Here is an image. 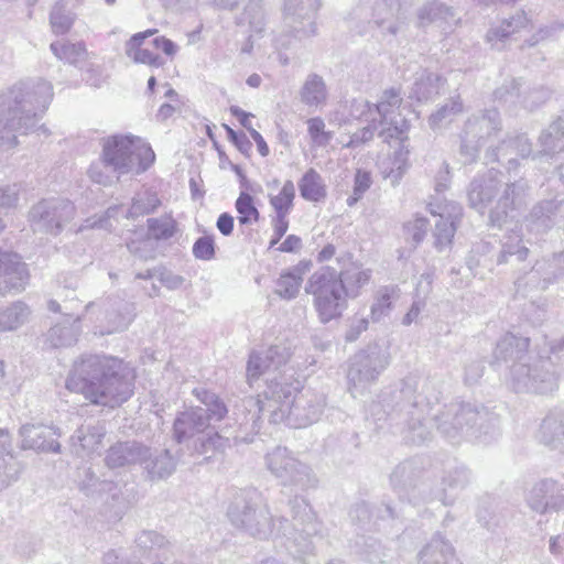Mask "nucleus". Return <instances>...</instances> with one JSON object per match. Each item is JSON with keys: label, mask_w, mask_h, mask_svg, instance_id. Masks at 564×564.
I'll list each match as a JSON object with an SVG mask.
<instances>
[{"label": "nucleus", "mask_w": 564, "mask_h": 564, "mask_svg": "<svg viewBox=\"0 0 564 564\" xmlns=\"http://www.w3.org/2000/svg\"><path fill=\"white\" fill-rule=\"evenodd\" d=\"M389 365L386 350L373 344L358 351L350 359L347 379L349 391L356 397L362 394Z\"/></svg>", "instance_id": "4468645a"}, {"label": "nucleus", "mask_w": 564, "mask_h": 564, "mask_svg": "<svg viewBox=\"0 0 564 564\" xmlns=\"http://www.w3.org/2000/svg\"><path fill=\"white\" fill-rule=\"evenodd\" d=\"M290 349L283 344H275L265 350L252 351L247 362V380L251 386L262 375L273 376L290 359Z\"/></svg>", "instance_id": "aec40b11"}, {"label": "nucleus", "mask_w": 564, "mask_h": 564, "mask_svg": "<svg viewBox=\"0 0 564 564\" xmlns=\"http://www.w3.org/2000/svg\"><path fill=\"white\" fill-rule=\"evenodd\" d=\"M20 200V186L13 184H0V214H8L18 207Z\"/></svg>", "instance_id": "338daca9"}, {"label": "nucleus", "mask_w": 564, "mask_h": 564, "mask_svg": "<svg viewBox=\"0 0 564 564\" xmlns=\"http://www.w3.org/2000/svg\"><path fill=\"white\" fill-rule=\"evenodd\" d=\"M301 101L308 107L324 105L327 99V87L322 76L308 74L300 90Z\"/></svg>", "instance_id": "79ce46f5"}, {"label": "nucleus", "mask_w": 564, "mask_h": 564, "mask_svg": "<svg viewBox=\"0 0 564 564\" xmlns=\"http://www.w3.org/2000/svg\"><path fill=\"white\" fill-rule=\"evenodd\" d=\"M424 466L419 457H412L397 465L390 475L392 489L402 499L415 501L424 497L427 485L423 481Z\"/></svg>", "instance_id": "dca6fc26"}, {"label": "nucleus", "mask_w": 564, "mask_h": 564, "mask_svg": "<svg viewBox=\"0 0 564 564\" xmlns=\"http://www.w3.org/2000/svg\"><path fill=\"white\" fill-rule=\"evenodd\" d=\"M88 176L93 182L107 186L118 180L119 174L109 166L101 153L99 160L93 162L89 166Z\"/></svg>", "instance_id": "e2e57ef3"}, {"label": "nucleus", "mask_w": 564, "mask_h": 564, "mask_svg": "<svg viewBox=\"0 0 564 564\" xmlns=\"http://www.w3.org/2000/svg\"><path fill=\"white\" fill-rule=\"evenodd\" d=\"M494 97L496 100L507 105L510 110L521 107L533 111L549 100L551 91L544 87L530 88L520 80L512 79L509 84L497 88Z\"/></svg>", "instance_id": "6ab92c4d"}, {"label": "nucleus", "mask_w": 564, "mask_h": 564, "mask_svg": "<svg viewBox=\"0 0 564 564\" xmlns=\"http://www.w3.org/2000/svg\"><path fill=\"white\" fill-rule=\"evenodd\" d=\"M417 17L422 23L437 21L449 23L456 20V11L444 2L431 0L419 10Z\"/></svg>", "instance_id": "de8ad7c7"}, {"label": "nucleus", "mask_w": 564, "mask_h": 564, "mask_svg": "<svg viewBox=\"0 0 564 564\" xmlns=\"http://www.w3.org/2000/svg\"><path fill=\"white\" fill-rule=\"evenodd\" d=\"M304 289L313 296L314 308L323 324L341 317L347 308V297L338 272L332 267H323L315 271L308 278Z\"/></svg>", "instance_id": "6e6552de"}, {"label": "nucleus", "mask_w": 564, "mask_h": 564, "mask_svg": "<svg viewBox=\"0 0 564 564\" xmlns=\"http://www.w3.org/2000/svg\"><path fill=\"white\" fill-rule=\"evenodd\" d=\"M408 154L409 151L404 149L403 142L400 141L399 149L382 164L381 173L386 180H389L393 187L400 183L408 171Z\"/></svg>", "instance_id": "37998d69"}, {"label": "nucleus", "mask_w": 564, "mask_h": 564, "mask_svg": "<svg viewBox=\"0 0 564 564\" xmlns=\"http://www.w3.org/2000/svg\"><path fill=\"white\" fill-rule=\"evenodd\" d=\"M142 460V468L147 478L154 480H162L170 477L176 469L177 460L169 449L152 451L148 446V454Z\"/></svg>", "instance_id": "bb28decb"}, {"label": "nucleus", "mask_w": 564, "mask_h": 564, "mask_svg": "<svg viewBox=\"0 0 564 564\" xmlns=\"http://www.w3.org/2000/svg\"><path fill=\"white\" fill-rule=\"evenodd\" d=\"M529 23L527 13L522 10L517 11L508 19H503L499 24L491 25L487 31L486 40L494 48L502 50L505 42L514 33L524 29Z\"/></svg>", "instance_id": "7c9ffc66"}, {"label": "nucleus", "mask_w": 564, "mask_h": 564, "mask_svg": "<svg viewBox=\"0 0 564 564\" xmlns=\"http://www.w3.org/2000/svg\"><path fill=\"white\" fill-rule=\"evenodd\" d=\"M307 130L313 142L319 147L327 145L333 139V132L325 131V122L319 117L312 118L307 121Z\"/></svg>", "instance_id": "774afa93"}, {"label": "nucleus", "mask_w": 564, "mask_h": 564, "mask_svg": "<svg viewBox=\"0 0 564 564\" xmlns=\"http://www.w3.org/2000/svg\"><path fill=\"white\" fill-rule=\"evenodd\" d=\"M133 381V371L122 359L86 355L74 362L66 388L94 404L115 408L132 395Z\"/></svg>", "instance_id": "7ed1b4c3"}, {"label": "nucleus", "mask_w": 564, "mask_h": 564, "mask_svg": "<svg viewBox=\"0 0 564 564\" xmlns=\"http://www.w3.org/2000/svg\"><path fill=\"white\" fill-rule=\"evenodd\" d=\"M551 202L542 200L533 206L530 214L527 216V228L534 234H545L551 228L557 225Z\"/></svg>", "instance_id": "a19ab883"}, {"label": "nucleus", "mask_w": 564, "mask_h": 564, "mask_svg": "<svg viewBox=\"0 0 564 564\" xmlns=\"http://www.w3.org/2000/svg\"><path fill=\"white\" fill-rule=\"evenodd\" d=\"M540 150L538 155L554 156L564 150V134L550 124L539 137Z\"/></svg>", "instance_id": "6e6d98bb"}, {"label": "nucleus", "mask_w": 564, "mask_h": 564, "mask_svg": "<svg viewBox=\"0 0 564 564\" xmlns=\"http://www.w3.org/2000/svg\"><path fill=\"white\" fill-rule=\"evenodd\" d=\"M464 111V104L459 96L451 97L429 118V126L436 130L452 123L455 118Z\"/></svg>", "instance_id": "a18cd8bd"}, {"label": "nucleus", "mask_w": 564, "mask_h": 564, "mask_svg": "<svg viewBox=\"0 0 564 564\" xmlns=\"http://www.w3.org/2000/svg\"><path fill=\"white\" fill-rule=\"evenodd\" d=\"M29 282L26 264L18 254L0 250V293L21 292Z\"/></svg>", "instance_id": "5701e85b"}, {"label": "nucleus", "mask_w": 564, "mask_h": 564, "mask_svg": "<svg viewBox=\"0 0 564 564\" xmlns=\"http://www.w3.org/2000/svg\"><path fill=\"white\" fill-rule=\"evenodd\" d=\"M173 437L177 443L196 438L195 449L199 454L221 448L224 445L223 437L210 426L206 411L200 406L189 408L176 416L173 424Z\"/></svg>", "instance_id": "9b49d317"}, {"label": "nucleus", "mask_w": 564, "mask_h": 564, "mask_svg": "<svg viewBox=\"0 0 564 564\" xmlns=\"http://www.w3.org/2000/svg\"><path fill=\"white\" fill-rule=\"evenodd\" d=\"M470 482V471L465 466H457L446 471L440 489L434 499L442 501L444 506L453 505L458 494Z\"/></svg>", "instance_id": "cd10ccee"}, {"label": "nucleus", "mask_w": 564, "mask_h": 564, "mask_svg": "<svg viewBox=\"0 0 564 564\" xmlns=\"http://www.w3.org/2000/svg\"><path fill=\"white\" fill-rule=\"evenodd\" d=\"M160 205L161 200L155 193L150 191L139 193L133 197L132 204L128 210V217L138 218L149 215L154 213Z\"/></svg>", "instance_id": "864d4df0"}, {"label": "nucleus", "mask_w": 564, "mask_h": 564, "mask_svg": "<svg viewBox=\"0 0 564 564\" xmlns=\"http://www.w3.org/2000/svg\"><path fill=\"white\" fill-rule=\"evenodd\" d=\"M551 488L552 484L547 480H541L531 487L525 496V501L531 510L538 513H543L546 510V498Z\"/></svg>", "instance_id": "4d7b16f0"}, {"label": "nucleus", "mask_w": 564, "mask_h": 564, "mask_svg": "<svg viewBox=\"0 0 564 564\" xmlns=\"http://www.w3.org/2000/svg\"><path fill=\"white\" fill-rule=\"evenodd\" d=\"M319 7V0H284L283 31L275 39L276 46L289 50L296 42L316 36Z\"/></svg>", "instance_id": "9d476101"}, {"label": "nucleus", "mask_w": 564, "mask_h": 564, "mask_svg": "<svg viewBox=\"0 0 564 564\" xmlns=\"http://www.w3.org/2000/svg\"><path fill=\"white\" fill-rule=\"evenodd\" d=\"M530 339L506 333L497 341L492 365L511 362L508 382L516 392L547 393L557 388V375L550 358L534 359L528 355Z\"/></svg>", "instance_id": "39448f33"}, {"label": "nucleus", "mask_w": 564, "mask_h": 564, "mask_svg": "<svg viewBox=\"0 0 564 564\" xmlns=\"http://www.w3.org/2000/svg\"><path fill=\"white\" fill-rule=\"evenodd\" d=\"M325 404L322 393L301 389L284 409L282 423L293 429L307 427L319 420Z\"/></svg>", "instance_id": "f3484780"}, {"label": "nucleus", "mask_w": 564, "mask_h": 564, "mask_svg": "<svg viewBox=\"0 0 564 564\" xmlns=\"http://www.w3.org/2000/svg\"><path fill=\"white\" fill-rule=\"evenodd\" d=\"M340 284L348 299H356L360 295L362 288L369 284L372 271L365 269L361 264L352 263L338 272Z\"/></svg>", "instance_id": "f704fd0d"}, {"label": "nucleus", "mask_w": 564, "mask_h": 564, "mask_svg": "<svg viewBox=\"0 0 564 564\" xmlns=\"http://www.w3.org/2000/svg\"><path fill=\"white\" fill-rule=\"evenodd\" d=\"M106 434L101 425H82L72 436L73 444H78L84 452H94L100 445Z\"/></svg>", "instance_id": "3c124183"}, {"label": "nucleus", "mask_w": 564, "mask_h": 564, "mask_svg": "<svg viewBox=\"0 0 564 564\" xmlns=\"http://www.w3.org/2000/svg\"><path fill=\"white\" fill-rule=\"evenodd\" d=\"M501 118L496 108L471 115L460 134L459 154L464 164L476 162L479 151L494 135L501 131Z\"/></svg>", "instance_id": "f8f14e48"}, {"label": "nucleus", "mask_w": 564, "mask_h": 564, "mask_svg": "<svg viewBox=\"0 0 564 564\" xmlns=\"http://www.w3.org/2000/svg\"><path fill=\"white\" fill-rule=\"evenodd\" d=\"M106 162L119 175L147 171L155 160L152 148L141 138L112 135L104 140L102 152Z\"/></svg>", "instance_id": "1a4fd4ad"}, {"label": "nucleus", "mask_w": 564, "mask_h": 564, "mask_svg": "<svg viewBox=\"0 0 564 564\" xmlns=\"http://www.w3.org/2000/svg\"><path fill=\"white\" fill-rule=\"evenodd\" d=\"M295 197V187L292 181H285L282 189L275 196L270 198V204L275 210L276 215H288L293 206Z\"/></svg>", "instance_id": "69168bd1"}, {"label": "nucleus", "mask_w": 564, "mask_h": 564, "mask_svg": "<svg viewBox=\"0 0 564 564\" xmlns=\"http://www.w3.org/2000/svg\"><path fill=\"white\" fill-rule=\"evenodd\" d=\"M75 214L76 209L70 200L56 197L35 204L29 213V219L35 232L58 235Z\"/></svg>", "instance_id": "2eb2a0df"}, {"label": "nucleus", "mask_w": 564, "mask_h": 564, "mask_svg": "<svg viewBox=\"0 0 564 564\" xmlns=\"http://www.w3.org/2000/svg\"><path fill=\"white\" fill-rule=\"evenodd\" d=\"M293 522L281 517L276 521L270 513L263 497L256 488L237 491L227 509L230 523L238 530L259 540H267L271 535L284 536L288 552L303 564V556L314 551V538L321 531V523L308 502L295 496L290 500Z\"/></svg>", "instance_id": "f03ea898"}, {"label": "nucleus", "mask_w": 564, "mask_h": 564, "mask_svg": "<svg viewBox=\"0 0 564 564\" xmlns=\"http://www.w3.org/2000/svg\"><path fill=\"white\" fill-rule=\"evenodd\" d=\"M193 394L197 398V400L203 403L206 409V416L208 417V423L210 421H220L223 420L227 413L228 409L224 401L214 392L205 389V388H195L193 390Z\"/></svg>", "instance_id": "09e8293b"}, {"label": "nucleus", "mask_w": 564, "mask_h": 564, "mask_svg": "<svg viewBox=\"0 0 564 564\" xmlns=\"http://www.w3.org/2000/svg\"><path fill=\"white\" fill-rule=\"evenodd\" d=\"M265 464L283 486L297 490H307L317 486L318 480L312 468L299 460L286 447L278 446L269 452Z\"/></svg>", "instance_id": "ddd939ff"}, {"label": "nucleus", "mask_w": 564, "mask_h": 564, "mask_svg": "<svg viewBox=\"0 0 564 564\" xmlns=\"http://www.w3.org/2000/svg\"><path fill=\"white\" fill-rule=\"evenodd\" d=\"M51 51L53 54L62 61L69 64H75L83 58L86 53L85 45L83 43H62L54 42L51 44Z\"/></svg>", "instance_id": "052dcab7"}, {"label": "nucleus", "mask_w": 564, "mask_h": 564, "mask_svg": "<svg viewBox=\"0 0 564 564\" xmlns=\"http://www.w3.org/2000/svg\"><path fill=\"white\" fill-rule=\"evenodd\" d=\"M410 15V6L405 0H375L371 12L362 6L355 8L349 23L359 35L375 26L383 37H398L408 31Z\"/></svg>", "instance_id": "0eeeda50"}, {"label": "nucleus", "mask_w": 564, "mask_h": 564, "mask_svg": "<svg viewBox=\"0 0 564 564\" xmlns=\"http://www.w3.org/2000/svg\"><path fill=\"white\" fill-rule=\"evenodd\" d=\"M438 219L435 223L433 231L434 247L437 251L442 252L445 248L449 247L452 239L455 235L457 224L463 216V208L458 204H452L447 216L444 213H440Z\"/></svg>", "instance_id": "c85d7f7f"}, {"label": "nucleus", "mask_w": 564, "mask_h": 564, "mask_svg": "<svg viewBox=\"0 0 564 564\" xmlns=\"http://www.w3.org/2000/svg\"><path fill=\"white\" fill-rule=\"evenodd\" d=\"M564 414L561 411L550 412L542 421L539 438L545 445H554L564 438Z\"/></svg>", "instance_id": "c03bdc74"}, {"label": "nucleus", "mask_w": 564, "mask_h": 564, "mask_svg": "<svg viewBox=\"0 0 564 564\" xmlns=\"http://www.w3.org/2000/svg\"><path fill=\"white\" fill-rule=\"evenodd\" d=\"M417 388L419 382L414 378H405L400 390L381 394L369 405L375 422L390 421L391 424L403 425V441L411 445H421L431 437L427 416L441 435L453 444L468 436H482L481 430L488 421L484 408L458 401L438 406V392L432 382L425 379L419 392ZM486 435L487 431L484 432Z\"/></svg>", "instance_id": "f257e3e1"}, {"label": "nucleus", "mask_w": 564, "mask_h": 564, "mask_svg": "<svg viewBox=\"0 0 564 564\" xmlns=\"http://www.w3.org/2000/svg\"><path fill=\"white\" fill-rule=\"evenodd\" d=\"M310 269L311 262L300 261L296 265L281 273L275 282V294L286 301L294 300L299 295L304 275Z\"/></svg>", "instance_id": "72a5a7b5"}, {"label": "nucleus", "mask_w": 564, "mask_h": 564, "mask_svg": "<svg viewBox=\"0 0 564 564\" xmlns=\"http://www.w3.org/2000/svg\"><path fill=\"white\" fill-rule=\"evenodd\" d=\"M239 25H249L254 33H261L265 24V13L261 0H248L242 13L237 18Z\"/></svg>", "instance_id": "603ef678"}, {"label": "nucleus", "mask_w": 564, "mask_h": 564, "mask_svg": "<svg viewBox=\"0 0 564 564\" xmlns=\"http://www.w3.org/2000/svg\"><path fill=\"white\" fill-rule=\"evenodd\" d=\"M529 254L528 247L518 234H511L501 240V248L497 254V264L517 265L523 262Z\"/></svg>", "instance_id": "ea45409f"}, {"label": "nucleus", "mask_w": 564, "mask_h": 564, "mask_svg": "<svg viewBox=\"0 0 564 564\" xmlns=\"http://www.w3.org/2000/svg\"><path fill=\"white\" fill-rule=\"evenodd\" d=\"M265 382L263 399L248 397L242 400V408L247 413L241 424L250 425L256 432L260 430L262 415H268L270 423H282L284 409L302 389L301 382L291 369L279 370L273 376L267 377Z\"/></svg>", "instance_id": "423d86ee"}, {"label": "nucleus", "mask_w": 564, "mask_h": 564, "mask_svg": "<svg viewBox=\"0 0 564 564\" xmlns=\"http://www.w3.org/2000/svg\"><path fill=\"white\" fill-rule=\"evenodd\" d=\"M400 299V289L398 285H383L380 286L373 295V302L370 306V318L373 323H378L388 317L392 310L394 302Z\"/></svg>", "instance_id": "e433bc0d"}, {"label": "nucleus", "mask_w": 564, "mask_h": 564, "mask_svg": "<svg viewBox=\"0 0 564 564\" xmlns=\"http://www.w3.org/2000/svg\"><path fill=\"white\" fill-rule=\"evenodd\" d=\"M498 193V181L491 172L476 176L467 188L468 204L471 208L484 213L488 204Z\"/></svg>", "instance_id": "a878e982"}, {"label": "nucleus", "mask_w": 564, "mask_h": 564, "mask_svg": "<svg viewBox=\"0 0 564 564\" xmlns=\"http://www.w3.org/2000/svg\"><path fill=\"white\" fill-rule=\"evenodd\" d=\"M530 186L527 180L519 178L508 182L496 206L490 210L489 219L494 226H502L508 219H516L527 206Z\"/></svg>", "instance_id": "a211bd4d"}, {"label": "nucleus", "mask_w": 564, "mask_h": 564, "mask_svg": "<svg viewBox=\"0 0 564 564\" xmlns=\"http://www.w3.org/2000/svg\"><path fill=\"white\" fill-rule=\"evenodd\" d=\"M29 306L17 301L0 311V332L14 330L23 325L30 315Z\"/></svg>", "instance_id": "49530a36"}, {"label": "nucleus", "mask_w": 564, "mask_h": 564, "mask_svg": "<svg viewBox=\"0 0 564 564\" xmlns=\"http://www.w3.org/2000/svg\"><path fill=\"white\" fill-rule=\"evenodd\" d=\"M79 333V317L69 315L50 328L46 340L54 348L67 347L77 341Z\"/></svg>", "instance_id": "c9c22d12"}, {"label": "nucleus", "mask_w": 564, "mask_h": 564, "mask_svg": "<svg viewBox=\"0 0 564 564\" xmlns=\"http://www.w3.org/2000/svg\"><path fill=\"white\" fill-rule=\"evenodd\" d=\"M235 206L239 214V225H250L259 220L260 214L257 207L254 206L253 197L250 194L241 192L236 200Z\"/></svg>", "instance_id": "680f3d73"}, {"label": "nucleus", "mask_w": 564, "mask_h": 564, "mask_svg": "<svg viewBox=\"0 0 564 564\" xmlns=\"http://www.w3.org/2000/svg\"><path fill=\"white\" fill-rule=\"evenodd\" d=\"M148 446L138 441L117 442L107 451L105 463L109 468L142 465L147 457Z\"/></svg>", "instance_id": "393cba45"}, {"label": "nucleus", "mask_w": 564, "mask_h": 564, "mask_svg": "<svg viewBox=\"0 0 564 564\" xmlns=\"http://www.w3.org/2000/svg\"><path fill=\"white\" fill-rule=\"evenodd\" d=\"M70 0H57L50 15L52 30L56 34H65L74 22V14L66 7Z\"/></svg>", "instance_id": "5fc2aeb1"}, {"label": "nucleus", "mask_w": 564, "mask_h": 564, "mask_svg": "<svg viewBox=\"0 0 564 564\" xmlns=\"http://www.w3.org/2000/svg\"><path fill=\"white\" fill-rule=\"evenodd\" d=\"M514 154V149L512 147L511 137L502 140L498 147L494 149H489L486 153V158L489 162H505L507 164L508 171L516 170L518 166V160L512 156Z\"/></svg>", "instance_id": "13d9d810"}, {"label": "nucleus", "mask_w": 564, "mask_h": 564, "mask_svg": "<svg viewBox=\"0 0 564 564\" xmlns=\"http://www.w3.org/2000/svg\"><path fill=\"white\" fill-rule=\"evenodd\" d=\"M419 564H457L453 545L440 533L433 535L417 555Z\"/></svg>", "instance_id": "c756f323"}, {"label": "nucleus", "mask_w": 564, "mask_h": 564, "mask_svg": "<svg viewBox=\"0 0 564 564\" xmlns=\"http://www.w3.org/2000/svg\"><path fill=\"white\" fill-rule=\"evenodd\" d=\"M148 234L155 240H167L172 238L176 230V223L170 216L148 219Z\"/></svg>", "instance_id": "bf43d9fd"}, {"label": "nucleus", "mask_w": 564, "mask_h": 564, "mask_svg": "<svg viewBox=\"0 0 564 564\" xmlns=\"http://www.w3.org/2000/svg\"><path fill=\"white\" fill-rule=\"evenodd\" d=\"M358 553L368 563L382 562L386 556L380 542L372 536H361L356 541Z\"/></svg>", "instance_id": "0e129e2a"}, {"label": "nucleus", "mask_w": 564, "mask_h": 564, "mask_svg": "<svg viewBox=\"0 0 564 564\" xmlns=\"http://www.w3.org/2000/svg\"><path fill=\"white\" fill-rule=\"evenodd\" d=\"M135 544L153 564H165L170 560L169 541L156 531H142L137 536Z\"/></svg>", "instance_id": "473e14b6"}, {"label": "nucleus", "mask_w": 564, "mask_h": 564, "mask_svg": "<svg viewBox=\"0 0 564 564\" xmlns=\"http://www.w3.org/2000/svg\"><path fill=\"white\" fill-rule=\"evenodd\" d=\"M443 84L444 79L438 74L423 69L416 73L409 97L417 101L430 100L440 94Z\"/></svg>", "instance_id": "58836bf2"}, {"label": "nucleus", "mask_w": 564, "mask_h": 564, "mask_svg": "<svg viewBox=\"0 0 564 564\" xmlns=\"http://www.w3.org/2000/svg\"><path fill=\"white\" fill-rule=\"evenodd\" d=\"M301 196L310 202H319L325 198L326 191L322 176L314 170H307L299 182Z\"/></svg>", "instance_id": "8fccbe9b"}, {"label": "nucleus", "mask_w": 564, "mask_h": 564, "mask_svg": "<svg viewBox=\"0 0 564 564\" xmlns=\"http://www.w3.org/2000/svg\"><path fill=\"white\" fill-rule=\"evenodd\" d=\"M156 32V30H148L145 32H140L134 34L126 46V53L127 55L132 58L135 63L140 64H147L151 67H161L164 64L163 58L153 53L152 51L148 48L141 47V44L143 41L148 37L153 35Z\"/></svg>", "instance_id": "4c0bfd02"}, {"label": "nucleus", "mask_w": 564, "mask_h": 564, "mask_svg": "<svg viewBox=\"0 0 564 564\" xmlns=\"http://www.w3.org/2000/svg\"><path fill=\"white\" fill-rule=\"evenodd\" d=\"M364 107H366L370 113H372L373 108L380 116V120L378 122L382 128L379 131V137H381L383 141L389 142L391 139H397L404 142L408 139L406 132L410 127L408 120L400 116L399 118L394 116V111L399 109V107H391L388 102L381 99L376 105L365 102Z\"/></svg>", "instance_id": "4be33fe9"}, {"label": "nucleus", "mask_w": 564, "mask_h": 564, "mask_svg": "<svg viewBox=\"0 0 564 564\" xmlns=\"http://www.w3.org/2000/svg\"><path fill=\"white\" fill-rule=\"evenodd\" d=\"M53 86L42 78L20 80L0 94V152L17 145V133L37 128L53 99Z\"/></svg>", "instance_id": "20e7f679"}, {"label": "nucleus", "mask_w": 564, "mask_h": 564, "mask_svg": "<svg viewBox=\"0 0 564 564\" xmlns=\"http://www.w3.org/2000/svg\"><path fill=\"white\" fill-rule=\"evenodd\" d=\"M564 276V249L553 253L550 258L538 260L524 278L518 281V289L532 285L538 290H545Z\"/></svg>", "instance_id": "412c9836"}, {"label": "nucleus", "mask_w": 564, "mask_h": 564, "mask_svg": "<svg viewBox=\"0 0 564 564\" xmlns=\"http://www.w3.org/2000/svg\"><path fill=\"white\" fill-rule=\"evenodd\" d=\"M22 449H33L36 452L58 453L61 445L57 442L56 430L43 424H24L20 427Z\"/></svg>", "instance_id": "b1692460"}, {"label": "nucleus", "mask_w": 564, "mask_h": 564, "mask_svg": "<svg viewBox=\"0 0 564 564\" xmlns=\"http://www.w3.org/2000/svg\"><path fill=\"white\" fill-rule=\"evenodd\" d=\"M12 452V438L9 432L0 429V490L15 481L21 473V466Z\"/></svg>", "instance_id": "2f4dec72"}]
</instances>
